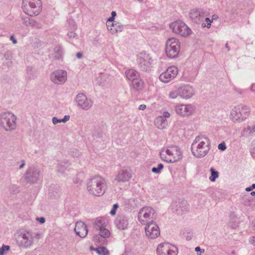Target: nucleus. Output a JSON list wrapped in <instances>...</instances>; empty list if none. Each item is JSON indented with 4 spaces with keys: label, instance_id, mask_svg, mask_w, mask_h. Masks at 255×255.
Segmentation results:
<instances>
[{
    "label": "nucleus",
    "instance_id": "2eb2a0df",
    "mask_svg": "<svg viewBox=\"0 0 255 255\" xmlns=\"http://www.w3.org/2000/svg\"><path fill=\"white\" fill-rule=\"evenodd\" d=\"M50 79V80L55 84H63L67 80V73L66 71L64 70H56L51 73Z\"/></svg>",
    "mask_w": 255,
    "mask_h": 255
},
{
    "label": "nucleus",
    "instance_id": "6ab92c4d",
    "mask_svg": "<svg viewBox=\"0 0 255 255\" xmlns=\"http://www.w3.org/2000/svg\"><path fill=\"white\" fill-rule=\"evenodd\" d=\"M172 208L177 214H181L189 209V204L185 200L179 199L172 203Z\"/></svg>",
    "mask_w": 255,
    "mask_h": 255
},
{
    "label": "nucleus",
    "instance_id": "8fccbe9b",
    "mask_svg": "<svg viewBox=\"0 0 255 255\" xmlns=\"http://www.w3.org/2000/svg\"><path fill=\"white\" fill-rule=\"evenodd\" d=\"M11 192L14 193L18 191V187L15 185H11L9 187Z\"/></svg>",
    "mask_w": 255,
    "mask_h": 255
},
{
    "label": "nucleus",
    "instance_id": "20e7f679",
    "mask_svg": "<svg viewBox=\"0 0 255 255\" xmlns=\"http://www.w3.org/2000/svg\"><path fill=\"white\" fill-rule=\"evenodd\" d=\"M161 159L167 163H174L182 158V152L179 147L175 145L167 146L160 152Z\"/></svg>",
    "mask_w": 255,
    "mask_h": 255
},
{
    "label": "nucleus",
    "instance_id": "5fc2aeb1",
    "mask_svg": "<svg viewBox=\"0 0 255 255\" xmlns=\"http://www.w3.org/2000/svg\"><path fill=\"white\" fill-rule=\"evenodd\" d=\"M73 30H71V31H69L67 34L68 36L70 38H74L76 35V33L74 32Z\"/></svg>",
    "mask_w": 255,
    "mask_h": 255
},
{
    "label": "nucleus",
    "instance_id": "6e6552de",
    "mask_svg": "<svg viewBox=\"0 0 255 255\" xmlns=\"http://www.w3.org/2000/svg\"><path fill=\"white\" fill-rule=\"evenodd\" d=\"M180 50V42L175 37L169 38L166 42L165 53L167 56L174 58L178 56Z\"/></svg>",
    "mask_w": 255,
    "mask_h": 255
},
{
    "label": "nucleus",
    "instance_id": "aec40b11",
    "mask_svg": "<svg viewBox=\"0 0 255 255\" xmlns=\"http://www.w3.org/2000/svg\"><path fill=\"white\" fill-rule=\"evenodd\" d=\"M179 97L183 99H189L195 94L193 88L189 85H182L178 87Z\"/></svg>",
    "mask_w": 255,
    "mask_h": 255
},
{
    "label": "nucleus",
    "instance_id": "a18cd8bd",
    "mask_svg": "<svg viewBox=\"0 0 255 255\" xmlns=\"http://www.w3.org/2000/svg\"><path fill=\"white\" fill-rule=\"evenodd\" d=\"M205 21L207 22V24H206L204 23H202L201 26L202 27H207L209 28L211 27V24L212 22V20L210 19L209 18L207 17L205 18Z\"/></svg>",
    "mask_w": 255,
    "mask_h": 255
},
{
    "label": "nucleus",
    "instance_id": "7c9ffc66",
    "mask_svg": "<svg viewBox=\"0 0 255 255\" xmlns=\"http://www.w3.org/2000/svg\"><path fill=\"white\" fill-rule=\"evenodd\" d=\"M131 87L135 91H140L142 90L144 86L143 81L140 78H137L136 79H135L131 81Z\"/></svg>",
    "mask_w": 255,
    "mask_h": 255
},
{
    "label": "nucleus",
    "instance_id": "864d4df0",
    "mask_svg": "<svg viewBox=\"0 0 255 255\" xmlns=\"http://www.w3.org/2000/svg\"><path fill=\"white\" fill-rule=\"evenodd\" d=\"M195 251L196 252H200V253H197V255H201L202 253H203L205 251L204 249H201L199 247H197L195 249Z\"/></svg>",
    "mask_w": 255,
    "mask_h": 255
},
{
    "label": "nucleus",
    "instance_id": "b1692460",
    "mask_svg": "<svg viewBox=\"0 0 255 255\" xmlns=\"http://www.w3.org/2000/svg\"><path fill=\"white\" fill-rule=\"evenodd\" d=\"M76 234L81 238H85L88 234V229L86 224L82 222H77L74 229Z\"/></svg>",
    "mask_w": 255,
    "mask_h": 255
},
{
    "label": "nucleus",
    "instance_id": "49530a36",
    "mask_svg": "<svg viewBox=\"0 0 255 255\" xmlns=\"http://www.w3.org/2000/svg\"><path fill=\"white\" fill-rule=\"evenodd\" d=\"M119 207V206L118 203L114 204L113 208L110 212V214L112 216L115 215Z\"/></svg>",
    "mask_w": 255,
    "mask_h": 255
},
{
    "label": "nucleus",
    "instance_id": "72a5a7b5",
    "mask_svg": "<svg viewBox=\"0 0 255 255\" xmlns=\"http://www.w3.org/2000/svg\"><path fill=\"white\" fill-rule=\"evenodd\" d=\"M68 162L67 160L59 161L57 165V170L58 172L65 173V170L68 167Z\"/></svg>",
    "mask_w": 255,
    "mask_h": 255
},
{
    "label": "nucleus",
    "instance_id": "09e8293b",
    "mask_svg": "<svg viewBox=\"0 0 255 255\" xmlns=\"http://www.w3.org/2000/svg\"><path fill=\"white\" fill-rule=\"evenodd\" d=\"M218 147L219 149H220L222 151L225 150L227 148L226 144L224 142H222L219 144Z\"/></svg>",
    "mask_w": 255,
    "mask_h": 255
},
{
    "label": "nucleus",
    "instance_id": "13d9d810",
    "mask_svg": "<svg viewBox=\"0 0 255 255\" xmlns=\"http://www.w3.org/2000/svg\"><path fill=\"white\" fill-rule=\"evenodd\" d=\"M253 189H255V184H253L251 186L246 188V190L251 191Z\"/></svg>",
    "mask_w": 255,
    "mask_h": 255
},
{
    "label": "nucleus",
    "instance_id": "de8ad7c7",
    "mask_svg": "<svg viewBox=\"0 0 255 255\" xmlns=\"http://www.w3.org/2000/svg\"><path fill=\"white\" fill-rule=\"evenodd\" d=\"M251 153L254 158H255V139L253 141L251 147Z\"/></svg>",
    "mask_w": 255,
    "mask_h": 255
},
{
    "label": "nucleus",
    "instance_id": "69168bd1",
    "mask_svg": "<svg viewBox=\"0 0 255 255\" xmlns=\"http://www.w3.org/2000/svg\"><path fill=\"white\" fill-rule=\"evenodd\" d=\"M218 18V16L217 15H216V14H214V15H213L212 16V21H213V20H215V19H217Z\"/></svg>",
    "mask_w": 255,
    "mask_h": 255
},
{
    "label": "nucleus",
    "instance_id": "4468645a",
    "mask_svg": "<svg viewBox=\"0 0 255 255\" xmlns=\"http://www.w3.org/2000/svg\"><path fill=\"white\" fill-rule=\"evenodd\" d=\"M157 255H177V248L169 243H164L159 244L156 249Z\"/></svg>",
    "mask_w": 255,
    "mask_h": 255
},
{
    "label": "nucleus",
    "instance_id": "2f4dec72",
    "mask_svg": "<svg viewBox=\"0 0 255 255\" xmlns=\"http://www.w3.org/2000/svg\"><path fill=\"white\" fill-rule=\"evenodd\" d=\"M241 134L244 136H253L251 123L248 124L247 127L244 128Z\"/></svg>",
    "mask_w": 255,
    "mask_h": 255
},
{
    "label": "nucleus",
    "instance_id": "680f3d73",
    "mask_svg": "<svg viewBox=\"0 0 255 255\" xmlns=\"http://www.w3.org/2000/svg\"><path fill=\"white\" fill-rule=\"evenodd\" d=\"M146 107V105H144V104H143V105H139V107H138V110H144V109H145Z\"/></svg>",
    "mask_w": 255,
    "mask_h": 255
},
{
    "label": "nucleus",
    "instance_id": "f8f14e48",
    "mask_svg": "<svg viewBox=\"0 0 255 255\" xmlns=\"http://www.w3.org/2000/svg\"><path fill=\"white\" fill-rule=\"evenodd\" d=\"M136 62L141 70L146 71L149 69L152 59L148 53L141 52L137 55Z\"/></svg>",
    "mask_w": 255,
    "mask_h": 255
},
{
    "label": "nucleus",
    "instance_id": "7ed1b4c3",
    "mask_svg": "<svg viewBox=\"0 0 255 255\" xmlns=\"http://www.w3.org/2000/svg\"><path fill=\"white\" fill-rule=\"evenodd\" d=\"M250 107L239 104L234 106L230 111L229 119L234 124H240L245 121L250 114Z\"/></svg>",
    "mask_w": 255,
    "mask_h": 255
},
{
    "label": "nucleus",
    "instance_id": "cd10ccee",
    "mask_svg": "<svg viewBox=\"0 0 255 255\" xmlns=\"http://www.w3.org/2000/svg\"><path fill=\"white\" fill-rule=\"evenodd\" d=\"M20 18L22 24L24 25L34 28L37 27V22L33 19L24 15H21Z\"/></svg>",
    "mask_w": 255,
    "mask_h": 255
},
{
    "label": "nucleus",
    "instance_id": "9d476101",
    "mask_svg": "<svg viewBox=\"0 0 255 255\" xmlns=\"http://www.w3.org/2000/svg\"><path fill=\"white\" fill-rule=\"evenodd\" d=\"M196 111V106L193 104H177L175 106L176 114L181 118H189Z\"/></svg>",
    "mask_w": 255,
    "mask_h": 255
},
{
    "label": "nucleus",
    "instance_id": "39448f33",
    "mask_svg": "<svg viewBox=\"0 0 255 255\" xmlns=\"http://www.w3.org/2000/svg\"><path fill=\"white\" fill-rule=\"evenodd\" d=\"M17 117L10 112H3L0 114V126L4 131L9 132L16 130Z\"/></svg>",
    "mask_w": 255,
    "mask_h": 255
},
{
    "label": "nucleus",
    "instance_id": "a878e982",
    "mask_svg": "<svg viewBox=\"0 0 255 255\" xmlns=\"http://www.w3.org/2000/svg\"><path fill=\"white\" fill-rule=\"evenodd\" d=\"M107 27L108 30L112 34H116L118 32H122L124 29V25L118 21H115L112 23L108 24Z\"/></svg>",
    "mask_w": 255,
    "mask_h": 255
},
{
    "label": "nucleus",
    "instance_id": "f3484780",
    "mask_svg": "<svg viewBox=\"0 0 255 255\" xmlns=\"http://www.w3.org/2000/svg\"><path fill=\"white\" fill-rule=\"evenodd\" d=\"M40 170L34 166L28 168L25 174V179L28 182L34 183L40 179Z\"/></svg>",
    "mask_w": 255,
    "mask_h": 255
},
{
    "label": "nucleus",
    "instance_id": "0eeeda50",
    "mask_svg": "<svg viewBox=\"0 0 255 255\" xmlns=\"http://www.w3.org/2000/svg\"><path fill=\"white\" fill-rule=\"evenodd\" d=\"M172 32L183 37H187L192 33L190 28L183 21L177 20L169 24Z\"/></svg>",
    "mask_w": 255,
    "mask_h": 255
},
{
    "label": "nucleus",
    "instance_id": "ea45409f",
    "mask_svg": "<svg viewBox=\"0 0 255 255\" xmlns=\"http://www.w3.org/2000/svg\"><path fill=\"white\" fill-rule=\"evenodd\" d=\"M169 98L171 99H176L178 96H179V92L178 91V88L177 90L171 91L168 95Z\"/></svg>",
    "mask_w": 255,
    "mask_h": 255
},
{
    "label": "nucleus",
    "instance_id": "338daca9",
    "mask_svg": "<svg viewBox=\"0 0 255 255\" xmlns=\"http://www.w3.org/2000/svg\"><path fill=\"white\" fill-rule=\"evenodd\" d=\"M25 165V162H24V160H22V163L21 164H20V165L19 166V169H22L23 168V167Z\"/></svg>",
    "mask_w": 255,
    "mask_h": 255
},
{
    "label": "nucleus",
    "instance_id": "4d7b16f0",
    "mask_svg": "<svg viewBox=\"0 0 255 255\" xmlns=\"http://www.w3.org/2000/svg\"><path fill=\"white\" fill-rule=\"evenodd\" d=\"M251 92L255 94V83H252L250 87Z\"/></svg>",
    "mask_w": 255,
    "mask_h": 255
},
{
    "label": "nucleus",
    "instance_id": "774afa93",
    "mask_svg": "<svg viewBox=\"0 0 255 255\" xmlns=\"http://www.w3.org/2000/svg\"><path fill=\"white\" fill-rule=\"evenodd\" d=\"M117 13L115 11H113L111 13V16L115 17L116 16Z\"/></svg>",
    "mask_w": 255,
    "mask_h": 255
},
{
    "label": "nucleus",
    "instance_id": "473e14b6",
    "mask_svg": "<svg viewBox=\"0 0 255 255\" xmlns=\"http://www.w3.org/2000/svg\"><path fill=\"white\" fill-rule=\"evenodd\" d=\"M91 250L95 251L99 255H109L108 250L104 247H100L97 248H94L91 247Z\"/></svg>",
    "mask_w": 255,
    "mask_h": 255
},
{
    "label": "nucleus",
    "instance_id": "603ef678",
    "mask_svg": "<svg viewBox=\"0 0 255 255\" xmlns=\"http://www.w3.org/2000/svg\"><path fill=\"white\" fill-rule=\"evenodd\" d=\"M115 17L113 16H111L110 17H109L107 21V23H106L107 26H108V24H110L111 23H112L113 22H114L115 21Z\"/></svg>",
    "mask_w": 255,
    "mask_h": 255
},
{
    "label": "nucleus",
    "instance_id": "bb28decb",
    "mask_svg": "<svg viewBox=\"0 0 255 255\" xmlns=\"http://www.w3.org/2000/svg\"><path fill=\"white\" fill-rule=\"evenodd\" d=\"M108 220L103 217H99L96 219L94 222V227L97 230L107 227Z\"/></svg>",
    "mask_w": 255,
    "mask_h": 255
},
{
    "label": "nucleus",
    "instance_id": "c03bdc74",
    "mask_svg": "<svg viewBox=\"0 0 255 255\" xmlns=\"http://www.w3.org/2000/svg\"><path fill=\"white\" fill-rule=\"evenodd\" d=\"M54 51L57 53L55 55V57L56 59H60L62 54V49L60 47H56L54 48Z\"/></svg>",
    "mask_w": 255,
    "mask_h": 255
},
{
    "label": "nucleus",
    "instance_id": "3c124183",
    "mask_svg": "<svg viewBox=\"0 0 255 255\" xmlns=\"http://www.w3.org/2000/svg\"><path fill=\"white\" fill-rule=\"evenodd\" d=\"M171 115L170 114L167 112V111H163L162 115L160 116L162 118H164V119H166V118H169L170 117Z\"/></svg>",
    "mask_w": 255,
    "mask_h": 255
},
{
    "label": "nucleus",
    "instance_id": "a19ab883",
    "mask_svg": "<svg viewBox=\"0 0 255 255\" xmlns=\"http://www.w3.org/2000/svg\"><path fill=\"white\" fill-rule=\"evenodd\" d=\"M163 168V165L162 163H159L157 165V167H153L152 168V172L156 173V174H159L161 172V170H162Z\"/></svg>",
    "mask_w": 255,
    "mask_h": 255
},
{
    "label": "nucleus",
    "instance_id": "052dcab7",
    "mask_svg": "<svg viewBox=\"0 0 255 255\" xmlns=\"http://www.w3.org/2000/svg\"><path fill=\"white\" fill-rule=\"evenodd\" d=\"M10 40L12 42V43L14 44H15L17 43V40L15 39L14 36L13 35H11L10 37Z\"/></svg>",
    "mask_w": 255,
    "mask_h": 255
},
{
    "label": "nucleus",
    "instance_id": "e433bc0d",
    "mask_svg": "<svg viewBox=\"0 0 255 255\" xmlns=\"http://www.w3.org/2000/svg\"><path fill=\"white\" fill-rule=\"evenodd\" d=\"M93 240L95 243L99 244H105L106 243V239L99 234L95 235L94 236Z\"/></svg>",
    "mask_w": 255,
    "mask_h": 255
},
{
    "label": "nucleus",
    "instance_id": "f704fd0d",
    "mask_svg": "<svg viewBox=\"0 0 255 255\" xmlns=\"http://www.w3.org/2000/svg\"><path fill=\"white\" fill-rule=\"evenodd\" d=\"M70 118V117L69 115H65L64 118L62 119H58L57 118L54 117L52 119V123L55 125L61 123H66L69 120Z\"/></svg>",
    "mask_w": 255,
    "mask_h": 255
},
{
    "label": "nucleus",
    "instance_id": "dca6fc26",
    "mask_svg": "<svg viewBox=\"0 0 255 255\" xmlns=\"http://www.w3.org/2000/svg\"><path fill=\"white\" fill-rule=\"evenodd\" d=\"M75 100L77 106L84 110L90 109L93 104L90 99H88L85 95L82 93L78 94L76 96Z\"/></svg>",
    "mask_w": 255,
    "mask_h": 255
},
{
    "label": "nucleus",
    "instance_id": "c9c22d12",
    "mask_svg": "<svg viewBox=\"0 0 255 255\" xmlns=\"http://www.w3.org/2000/svg\"><path fill=\"white\" fill-rule=\"evenodd\" d=\"M210 171L211 172V176L209 177V179L210 181L214 182L216 180V179H217L219 176V172L215 170V169L213 167H211L210 169Z\"/></svg>",
    "mask_w": 255,
    "mask_h": 255
},
{
    "label": "nucleus",
    "instance_id": "1a4fd4ad",
    "mask_svg": "<svg viewBox=\"0 0 255 255\" xmlns=\"http://www.w3.org/2000/svg\"><path fill=\"white\" fill-rule=\"evenodd\" d=\"M34 237V233L31 230L22 231L17 237V244L20 247L29 249L33 244Z\"/></svg>",
    "mask_w": 255,
    "mask_h": 255
},
{
    "label": "nucleus",
    "instance_id": "79ce46f5",
    "mask_svg": "<svg viewBox=\"0 0 255 255\" xmlns=\"http://www.w3.org/2000/svg\"><path fill=\"white\" fill-rule=\"evenodd\" d=\"M67 27L69 30H75L76 29V24L73 19H69Z\"/></svg>",
    "mask_w": 255,
    "mask_h": 255
},
{
    "label": "nucleus",
    "instance_id": "5701e85b",
    "mask_svg": "<svg viewBox=\"0 0 255 255\" xmlns=\"http://www.w3.org/2000/svg\"><path fill=\"white\" fill-rule=\"evenodd\" d=\"M132 177L130 170L122 169L119 170L115 177V180L120 182H126L129 181Z\"/></svg>",
    "mask_w": 255,
    "mask_h": 255
},
{
    "label": "nucleus",
    "instance_id": "bf43d9fd",
    "mask_svg": "<svg viewBox=\"0 0 255 255\" xmlns=\"http://www.w3.org/2000/svg\"><path fill=\"white\" fill-rule=\"evenodd\" d=\"M37 220L41 224H43L45 222V220L43 217L37 218Z\"/></svg>",
    "mask_w": 255,
    "mask_h": 255
},
{
    "label": "nucleus",
    "instance_id": "4c0bfd02",
    "mask_svg": "<svg viewBox=\"0 0 255 255\" xmlns=\"http://www.w3.org/2000/svg\"><path fill=\"white\" fill-rule=\"evenodd\" d=\"M98 231H99V235L105 239H107L110 236V232L106 227L101 229Z\"/></svg>",
    "mask_w": 255,
    "mask_h": 255
},
{
    "label": "nucleus",
    "instance_id": "412c9836",
    "mask_svg": "<svg viewBox=\"0 0 255 255\" xmlns=\"http://www.w3.org/2000/svg\"><path fill=\"white\" fill-rule=\"evenodd\" d=\"M205 10L203 8H192L189 12L190 18L196 23H199L204 18Z\"/></svg>",
    "mask_w": 255,
    "mask_h": 255
},
{
    "label": "nucleus",
    "instance_id": "c85d7f7f",
    "mask_svg": "<svg viewBox=\"0 0 255 255\" xmlns=\"http://www.w3.org/2000/svg\"><path fill=\"white\" fill-rule=\"evenodd\" d=\"M154 125L158 129H163L166 128L168 123L166 119H164V117L162 118L158 116L155 119Z\"/></svg>",
    "mask_w": 255,
    "mask_h": 255
},
{
    "label": "nucleus",
    "instance_id": "9b49d317",
    "mask_svg": "<svg viewBox=\"0 0 255 255\" xmlns=\"http://www.w3.org/2000/svg\"><path fill=\"white\" fill-rule=\"evenodd\" d=\"M155 212L150 207H144L138 212V220L142 225H146L151 222L155 217Z\"/></svg>",
    "mask_w": 255,
    "mask_h": 255
},
{
    "label": "nucleus",
    "instance_id": "6e6d98bb",
    "mask_svg": "<svg viewBox=\"0 0 255 255\" xmlns=\"http://www.w3.org/2000/svg\"><path fill=\"white\" fill-rule=\"evenodd\" d=\"M249 243L255 246V237H252L249 239Z\"/></svg>",
    "mask_w": 255,
    "mask_h": 255
},
{
    "label": "nucleus",
    "instance_id": "f03ea898",
    "mask_svg": "<svg viewBox=\"0 0 255 255\" xmlns=\"http://www.w3.org/2000/svg\"><path fill=\"white\" fill-rule=\"evenodd\" d=\"M107 182L104 178L95 176L90 178L87 182V190L91 195L100 197L103 195L107 189Z\"/></svg>",
    "mask_w": 255,
    "mask_h": 255
},
{
    "label": "nucleus",
    "instance_id": "37998d69",
    "mask_svg": "<svg viewBox=\"0 0 255 255\" xmlns=\"http://www.w3.org/2000/svg\"><path fill=\"white\" fill-rule=\"evenodd\" d=\"M9 250V247L6 245H3L0 248V255H5Z\"/></svg>",
    "mask_w": 255,
    "mask_h": 255
},
{
    "label": "nucleus",
    "instance_id": "ddd939ff",
    "mask_svg": "<svg viewBox=\"0 0 255 255\" xmlns=\"http://www.w3.org/2000/svg\"><path fill=\"white\" fill-rule=\"evenodd\" d=\"M178 72L177 67L175 66H171L160 74L159 79L162 83H169L176 77Z\"/></svg>",
    "mask_w": 255,
    "mask_h": 255
},
{
    "label": "nucleus",
    "instance_id": "0e129e2a",
    "mask_svg": "<svg viewBox=\"0 0 255 255\" xmlns=\"http://www.w3.org/2000/svg\"><path fill=\"white\" fill-rule=\"evenodd\" d=\"M76 57L78 59H81L83 57V54L81 52H78L76 54Z\"/></svg>",
    "mask_w": 255,
    "mask_h": 255
},
{
    "label": "nucleus",
    "instance_id": "423d86ee",
    "mask_svg": "<svg viewBox=\"0 0 255 255\" xmlns=\"http://www.w3.org/2000/svg\"><path fill=\"white\" fill-rule=\"evenodd\" d=\"M41 6L40 0H23L21 8L27 15L34 16L40 13Z\"/></svg>",
    "mask_w": 255,
    "mask_h": 255
},
{
    "label": "nucleus",
    "instance_id": "a211bd4d",
    "mask_svg": "<svg viewBox=\"0 0 255 255\" xmlns=\"http://www.w3.org/2000/svg\"><path fill=\"white\" fill-rule=\"evenodd\" d=\"M146 236L149 239H155L160 235L158 226L154 222H151L146 224L145 227Z\"/></svg>",
    "mask_w": 255,
    "mask_h": 255
},
{
    "label": "nucleus",
    "instance_id": "f257e3e1",
    "mask_svg": "<svg viewBox=\"0 0 255 255\" xmlns=\"http://www.w3.org/2000/svg\"><path fill=\"white\" fill-rule=\"evenodd\" d=\"M210 144L207 137L203 135L196 136L191 144L192 154L197 158L205 157L210 149Z\"/></svg>",
    "mask_w": 255,
    "mask_h": 255
},
{
    "label": "nucleus",
    "instance_id": "c756f323",
    "mask_svg": "<svg viewBox=\"0 0 255 255\" xmlns=\"http://www.w3.org/2000/svg\"><path fill=\"white\" fill-rule=\"evenodd\" d=\"M126 78L129 81H133L140 77L139 73L133 69H129L126 71Z\"/></svg>",
    "mask_w": 255,
    "mask_h": 255
},
{
    "label": "nucleus",
    "instance_id": "58836bf2",
    "mask_svg": "<svg viewBox=\"0 0 255 255\" xmlns=\"http://www.w3.org/2000/svg\"><path fill=\"white\" fill-rule=\"evenodd\" d=\"M183 236L186 240H190L193 237V233L191 230H186L183 233Z\"/></svg>",
    "mask_w": 255,
    "mask_h": 255
},
{
    "label": "nucleus",
    "instance_id": "4be33fe9",
    "mask_svg": "<svg viewBox=\"0 0 255 255\" xmlns=\"http://www.w3.org/2000/svg\"><path fill=\"white\" fill-rule=\"evenodd\" d=\"M129 218L125 215H119L115 221L116 227L119 230H126L128 228Z\"/></svg>",
    "mask_w": 255,
    "mask_h": 255
},
{
    "label": "nucleus",
    "instance_id": "393cba45",
    "mask_svg": "<svg viewBox=\"0 0 255 255\" xmlns=\"http://www.w3.org/2000/svg\"><path fill=\"white\" fill-rule=\"evenodd\" d=\"M111 80L112 78L110 75L101 74L96 77V81L99 85L104 87H107L111 85Z\"/></svg>",
    "mask_w": 255,
    "mask_h": 255
},
{
    "label": "nucleus",
    "instance_id": "e2e57ef3",
    "mask_svg": "<svg viewBox=\"0 0 255 255\" xmlns=\"http://www.w3.org/2000/svg\"><path fill=\"white\" fill-rule=\"evenodd\" d=\"M253 136L255 135V124H252Z\"/></svg>",
    "mask_w": 255,
    "mask_h": 255
}]
</instances>
